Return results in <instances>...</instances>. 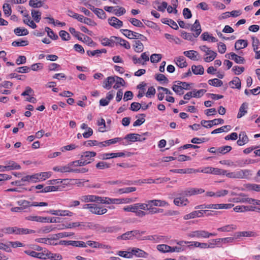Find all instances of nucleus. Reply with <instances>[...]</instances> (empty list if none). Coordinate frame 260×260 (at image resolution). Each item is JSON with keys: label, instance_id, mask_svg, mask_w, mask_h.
I'll use <instances>...</instances> for the list:
<instances>
[{"label": "nucleus", "instance_id": "680f3d73", "mask_svg": "<svg viewBox=\"0 0 260 260\" xmlns=\"http://www.w3.org/2000/svg\"><path fill=\"white\" fill-rule=\"evenodd\" d=\"M41 13L39 11L32 10L31 11V16L36 22H39L41 19Z\"/></svg>", "mask_w": 260, "mask_h": 260}, {"label": "nucleus", "instance_id": "7ed1b4c3", "mask_svg": "<svg viewBox=\"0 0 260 260\" xmlns=\"http://www.w3.org/2000/svg\"><path fill=\"white\" fill-rule=\"evenodd\" d=\"M69 31L73 35H74L75 37L77 38V39L85 43L88 46H95V43L92 41L91 38H90V37H89L87 36H84V35H82V36H83V38H80V36L81 35L80 32L79 31H77L74 28L70 27L69 28Z\"/></svg>", "mask_w": 260, "mask_h": 260}, {"label": "nucleus", "instance_id": "69168bd1", "mask_svg": "<svg viewBox=\"0 0 260 260\" xmlns=\"http://www.w3.org/2000/svg\"><path fill=\"white\" fill-rule=\"evenodd\" d=\"M94 13L100 19H105L106 18V14L102 9L98 8Z\"/></svg>", "mask_w": 260, "mask_h": 260}, {"label": "nucleus", "instance_id": "f704fd0d", "mask_svg": "<svg viewBox=\"0 0 260 260\" xmlns=\"http://www.w3.org/2000/svg\"><path fill=\"white\" fill-rule=\"evenodd\" d=\"M149 202H150V200H149ZM148 207L147 208V211H148V213L150 214H153L158 213H162L164 211L162 209L153 207L154 205L150 202L148 203Z\"/></svg>", "mask_w": 260, "mask_h": 260}, {"label": "nucleus", "instance_id": "37998d69", "mask_svg": "<svg viewBox=\"0 0 260 260\" xmlns=\"http://www.w3.org/2000/svg\"><path fill=\"white\" fill-rule=\"evenodd\" d=\"M134 50L137 52H142L144 49V46L140 41H135L134 45Z\"/></svg>", "mask_w": 260, "mask_h": 260}, {"label": "nucleus", "instance_id": "bb28decb", "mask_svg": "<svg viewBox=\"0 0 260 260\" xmlns=\"http://www.w3.org/2000/svg\"><path fill=\"white\" fill-rule=\"evenodd\" d=\"M248 45V42L246 40L240 39L236 41L235 44L236 50H240L246 48Z\"/></svg>", "mask_w": 260, "mask_h": 260}, {"label": "nucleus", "instance_id": "412c9836", "mask_svg": "<svg viewBox=\"0 0 260 260\" xmlns=\"http://www.w3.org/2000/svg\"><path fill=\"white\" fill-rule=\"evenodd\" d=\"M71 167H72V164H71V162H70L64 166L54 167L52 169L53 171L56 172H59L61 173H70Z\"/></svg>", "mask_w": 260, "mask_h": 260}, {"label": "nucleus", "instance_id": "c9c22d12", "mask_svg": "<svg viewBox=\"0 0 260 260\" xmlns=\"http://www.w3.org/2000/svg\"><path fill=\"white\" fill-rule=\"evenodd\" d=\"M37 178H38V181H42L49 178L51 177L52 173L51 172H45L40 173H37Z\"/></svg>", "mask_w": 260, "mask_h": 260}, {"label": "nucleus", "instance_id": "052dcab7", "mask_svg": "<svg viewBox=\"0 0 260 260\" xmlns=\"http://www.w3.org/2000/svg\"><path fill=\"white\" fill-rule=\"evenodd\" d=\"M132 237H135L137 239L139 240H142L141 238V236L144 234L145 232V231H140L139 230H134L131 231Z\"/></svg>", "mask_w": 260, "mask_h": 260}, {"label": "nucleus", "instance_id": "bf43d9fd", "mask_svg": "<svg viewBox=\"0 0 260 260\" xmlns=\"http://www.w3.org/2000/svg\"><path fill=\"white\" fill-rule=\"evenodd\" d=\"M129 21L135 26L139 27H144L143 23L139 20L136 18H131Z\"/></svg>", "mask_w": 260, "mask_h": 260}, {"label": "nucleus", "instance_id": "0e129e2a", "mask_svg": "<svg viewBox=\"0 0 260 260\" xmlns=\"http://www.w3.org/2000/svg\"><path fill=\"white\" fill-rule=\"evenodd\" d=\"M28 44V41L27 40L15 41L12 42L13 46H25Z\"/></svg>", "mask_w": 260, "mask_h": 260}, {"label": "nucleus", "instance_id": "dca6fc26", "mask_svg": "<svg viewBox=\"0 0 260 260\" xmlns=\"http://www.w3.org/2000/svg\"><path fill=\"white\" fill-rule=\"evenodd\" d=\"M190 30L192 31H194L195 33L193 34V36L195 38L198 37L202 31L201 26L200 23V22L198 20H196L194 23L192 25Z\"/></svg>", "mask_w": 260, "mask_h": 260}, {"label": "nucleus", "instance_id": "393cba45", "mask_svg": "<svg viewBox=\"0 0 260 260\" xmlns=\"http://www.w3.org/2000/svg\"><path fill=\"white\" fill-rule=\"evenodd\" d=\"M237 226L234 224L224 225L217 229V231L221 232H230L237 230Z\"/></svg>", "mask_w": 260, "mask_h": 260}, {"label": "nucleus", "instance_id": "f03ea898", "mask_svg": "<svg viewBox=\"0 0 260 260\" xmlns=\"http://www.w3.org/2000/svg\"><path fill=\"white\" fill-rule=\"evenodd\" d=\"M17 204L18 206H20L23 211L28 209L30 207L32 206H47L48 203L46 202H30L25 200H21L17 202Z\"/></svg>", "mask_w": 260, "mask_h": 260}, {"label": "nucleus", "instance_id": "13d9d810", "mask_svg": "<svg viewBox=\"0 0 260 260\" xmlns=\"http://www.w3.org/2000/svg\"><path fill=\"white\" fill-rule=\"evenodd\" d=\"M176 64L181 68L186 67L187 65L183 57H178L176 60Z\"/></svg>", "mask_w": 260, "mask_h": 260}, {"label": "nucleus", "instance_id": "de8ad7c7", "mask_svg": "<svg viewBox=\"0 0 260 260\" xmlns=\"http://www.w3.org/2000/svg\"><path fill=\"white\" fill-rule=\"evenodd\" d=\"M46 254L47 255V258H49L51 260H60L62 259L61 255L59 254L52 253L50 252L47 251Z\"/></svg>", "mask_w": 260, "mask_h": 260}, {"label": "nucleus", "instance_id": "6e6552de", "mask_svg": "<svg viewBox=\"0 0 260 260\" xmlns=\"http://www.w3.org/2000/svg\"><path fill=\"white\" fill-rule=\"evenodd\" d=\"M6 166H3L1 168L2 171H5V170H19L21 169V167L19 165H18L14 161H7L5 162Z\"/></svg>", "mask_w": 260, "mask_h": 260}, {"label": "nucleus", "instance_id": "338daca9", "mask_svg": "<svg viewBox=\"0 0 260 260\" xmlns=\"http://www.w3.org/2000/svg\"><path fill=\"white\" fill-rule=\"evenodd\" d=\"M161 55L160 54H153L150 56V60L152 63L159 62L161 59Z\"/></svg>", "mask_w": 260, "mask_h": 260}, {"label": "nucleus", "instance_id": "72a5a7b5", "mask_svg": "<svg viewBox=\"0 0 260 260\" xmlns=\"http://www.w3.org/2000/svg\"><path fill=\"white\" fill-rule=\"evenodd\" d=\"M201 38L203 41L209 42H216L218 41L216 38L210 35L208 32H203L201 35Z\"/></svg>", "mask_w": 260, "mask_h": 260}, {"label": "nucleus", "instance_id": "a18cd8bd", "mask_svg": "<svg viewBox=\"0 0 260 260\" xmlns=\"http://www.w3.org/2000/svg\"><path fill=\"white\" fill-rule=\"evenodd\" d=\"M45 30L47 33L48 36L51 39L56 40L58 38V36L49 27H45Z\"/></svg>", "mask_w": 260, "mask_h": 260}, {"label": "nucleus", "instance_id": "0eeeda50", "mask_svg": "<svg viewBox=\"0 0 260 260\" xmlns=\"http://www.w3.org/2000/svg\"><path fill=\"white\" fill-rule=\"evenodd\" d=\"M236 238L240 239L242 237L255 238L258 236L256 232L252 231L238 232L235 233Z\"/></svg>", "mask_w": 260, "mask_h": 260}, {"label": "nucleus", "instance_id": "4c0bfd02", "mask_svg": "<svg viewBox=\"0 0 260 260\" xmlns=\"http://www.w3.org/2000/svg\"><path fill=\"white\" fill-rule=\"evenodd\" d=\"M14 32L17 36H26L28 34V31L25 28L17 27L14 29Z\"/></svg>", "mask_w": 260, "mask_h": 260}, {"label": "nucleus", "instance_id": "864d4df0", "mask_svg": "<svg viewBox=\"0 0 260 260\" xmlns=\"http://www.w3.org/2000/svg\"><path fill=\"white\" fill-rule=\"evenodd\" d=\"M96 168L98 169L103 170L109 168L111 166L110 164L107 162L101 161L96 164Z\"/></svg>", "mask_w": 260, "mask_h": 260}, {"label": "nucleus", "instance_id": "cd10ccee", "mask_svg": "<svg viewBox=\"0 0 260 260\" xmlns=\"http://www.w3.org/2000/svg\"><path fill=\"white\" fill-rule=\"evenodd\" d=\"M114 40H115V36H111L110 38H105L102 39L101 43L105 46L112 47L115 43Z\"/></svg>", "mask_w": 260, "mask_h": 260}, {"label": "nucleus", "instance_id": "e2e57ef3", "mask_svg": "<svg viewBox=\"0 0 260 260\" xmlns=\"http://www.w3.org/2000/svg\"><path fill=\"white\" fill-rule=\"evenodd\" d=\"M44 217L39 216H29L26 217V219L30 221H35L39 222H44Z\"/></svg>", "mask_w": 260, "mask_h": 260}, {"label": "nucleus", "instance_id": "ddd939ff", "mask_svg": "<svg viewBox=\"0 0 260 260\" xmlns=\"http://www.w3.org/2000/svg\"><path fill=\"white\" fill-rule=\"evenodd\" d=\"M132 256L135 255L138 257L147 258L148 254L144 250L138 248H133L131 249Z\"/></svg>", "mask_w": 260, "mask_h": 260}, {"label": "nucleus", "instance_id": "58836bf2", "mask_svg": "<svg viewBox=\"0 0 260 260\" xmlns=\"http://www.w3.org/2000/svg\"><path fill=\"white\" fill-rule=\"evenodd\" d=\"M115 84L113 86L114 89H118L121 86H123L125 85L124 80L121 77L115 76Z\"/></svg>", "mask_w": 260, "mask_h": 260}, {"label": "nucleus", "instance_id": "7c9ffc66", "mask_svg": "<svg viewBox=\"0 0 260 260\" xmlns=\"http://www.w3.org/2000/svg\"><path fill=\"white\" fill-rule=\"evenodd\" d=\"M229 85L232 88L240 89L241 85V81L238 77H234L233 80L229 82Z\"/></svg>", "mask_w": 260, "mask_h": 260}, {"label": "nucleus", "instance_id": "473e14b6", "mask_svg": "<svg viewBox=\"0 0 260 260\" xmlns=\"http://www.w3.org/2000/svg\"><path fill=\"white\" fill-rule=\"evenodd\" d=\"M161 21L162 23L169 25L174 29L177 30L178 29V25L172 19L165 18L161 19Z\"/></svg>", "mask_w": 260, "mask_h": 260}, {"label": "nucleus", "instance_id": "a878e982", "mask_svg": "<svg viewBox=\"0 0 260 260\" xmlns=\"http://www.w3.org/2000/svg\"><path fill=\"white\" fill-rule=\"evenodd\" d=\"M122 140L121 138H115L114 139H110L105 141L104 142H100V147H106L111 144H115Z\"/></svg>", "mask_w": 260, "mask_h": 260}, {"label": "nucleus", "instance_id": "603ef678", "mask_svg": "<svg viewBox=\"0 0 260 260\" xmlns=\"http://www.w3.org/2000/svg\"><path fill=\"white\" fill-rule=\"evenodd\" d=\"M64 226V228L66 229H72L75 228L79 226H84L85 225L82 224V222H75L73 223H69L66 224V225H63Z\"/></svg>", "mask_w": 260, "mask_h": 260}, {"label": "nucleus", "instance_id": "2eb2a0df", "mask_svg": "<svg viewBox=\"0 0 260 260\" xmlns=\"http://www.w3.org/2000/svg\"><path fill=\"white\" fill-rule=\"evenodd\" d=\"M207 231L205 230H198L192 231L188 234V236L191 238L196 237L198 238H207Z\"/></svg>", "mask_w": 260, "mask_h": 260}, {"label": "nucleus", "instance_id": "c85d7f7f", "mask_svg": "<svg viewBox=\"0 0 260 260\" xmlns=\"http://www.w3.org/2000/svg\"><path fill=\"white\" fill-rule=\"evenodd\" d=\"M188 203V199L183 197L176 198L174 200V204L178 206H186Z\"/></svg>", "mask_w": 260, "mask_h": 260}, {"label": "nucleus", "instance_id": "2f4dec72", "mask_svg": "<svg viewBox=\"0 0 260 260\" xmlns=\"http://www.w3.org/2000/svg\"><path fill=\"white\" fill-rule=\"evenodd\" d=\"M38 178H37V174H34L32 175H27L21 178V181L23 182L36 183L38 182Z\"/></svg>", "mask_w": 260, "mask_h": 260}, {"label": "nucleus", "instance_id": "f3484780", "mask_svg": "<svg viewBox=\"0 0 260 260\" xmlns=\"http://www.w3.org/2000/svg\"><path fill=\"white\" fill-rule=\"evenodd\" d=\"M36 231L33 230L28 229L19 228L16 226L14 227V234L19 235H26L30 234H35Z\"/></svg>", "mask_w": 260, "mask_h": 260}, {"label": "nucleus", "instance_id": "f257e3e1", "mask_svg": "<svg viewBox=\"0 0 260 260\" xmlns=\"http://www.w3.org/2000/svg\"><path fill=\"white\" fill-rule=\"evenodd\" d=\"M226 177L233 179L248 178L251 175V171L249 170H238L234 172H229L226 171L225 175Z\"/></svg>", "mask_w": 260, "mask_h": 260}, {"label": "nucleus", "instance_id": "4d7b16f0", "mask_svg": "<svg viewBox=\"0 0 260 260\" xmlns=\"http://www.w3.org/2000/svg\"><path fill=\"white\" fill-rule=\"evenodd\" d=\"M71 164H72V167L73 166L77 167V166H84L88 164V162H86V160L84 161L83 159L81 158L80 160L74 161L71 162Z\"/></svg>", "mask_w": 260, "mask_h": 260}, {"label": "nucleus", "instance_id": "aec40b11", "mask_svg": "<svg viewBox=\"0 0 260 260\" xmlns=\"http://www.w3.org/2000/svg\"><path fill=\"white\" fill-rule=\"evenodd\" d=\"M115 76H110L107 77L105 79L103 82V87L106 89H110L112 85L115 82Z\"/></svg>", "mask_w": 260, "mask_h": 260}, {"label": "nucleus", "instance_id": "1a4fd4ad", "mask_svg": "<svg viewBox=\"0 0 260 260\" xmlns=\"http://www.w3.org/2000/svg\"><path fill=\"white\" fill-rule=\"evenodd\" d=\"M96 153L94 151H85L83 152L81 155V158H82L84 161L88 162V164H90L93 161V157L95 156Z\"/></svg>", "mask_w": 260, "mask_h": 260}, {"label": "nucleus", "instance_id": "5fc2aeb1", "mask_svg": "<svg viewBox=\"0 0 260 260\" xmlns=\"http://www.w3.org/2000/svg\"><path fill=\"white\" fill-rule=\"evenodd\" d=\"M208 212V210H196L192 212L193 218L203 217L204 214Z\"/></svg>", "mask_w": 260, "mask_h": 260}, {"label": "nucleus", "instance_id": "f8f14e48", "mask_svg": "<svg viewBox=\"0 0 260 260\" xmlns=\"http://www.w3.org/2000/svg\"><path fill=\"white\" fill-rule=\"evenodd\" d=\"M234 207L232 204H207V209H231Z\"/></svg>", "mask_w": 260, "mask_h": 260}, {"label": "nucleus", "instance_id": "423d86ee", "mask_svg": "<svg viewBox=\"0 0 260 260\" xmlns=\"http://www.w3.org/2000/svg\"><path fill=\"white\" fill-rule=\"evenodd\" d=\"M224 120L221 118L214 119L212 120H203L201 122V125L206 128H211L213 125H216L218 124H223Z\"/></svg>", "mask_w": 260, "mask_h": 260}, {"label": "nucleus", "instance_id": "6e6d98bb", "mask_svg": "<svg viewBox=\"0 0 260 260\" xmlns=\"http://www.w3.org/2000/svg\"><path fill=\"white\" fill-rule=\"evenodd\" d=\"M58 189V187L54 186H47L41 190L38 191L37 193L41 192V193H46V192H49L51 191H56Z\"/></svg>", "mask_w": 260, "mask_h": 260}, {"label": "nucleus", "instance_id": "a19ab883", "mask_svg": "<svg viewBox=\"0 0 260 260\" xmlns=\"http://www.w3.org/2000/svg\"><path fill=\"white\" fill-rule=\"evenodd\" d=\"M101 229L102 230V232H106V233H116L118 232L120 228L118 226H111V227H101Z\"/></svg>", "mask_w": 260, "mask_h": 260}, {"label": "nucleus", "instance_id": "c03bdc74", "mask_svg": "<svg viewBox=\"0 0 260 260\" xmlns=\"http://www.w3.org/2000/svg\"><path fill=\"white\" fill-rule=\"evenodd\" d=\"M231 129V126L230 125H224L220 128H218L213 130L211 132V134H217V133H222V132H223L225 131L228 132V131H230Z\"/></svg>", "mask_w": 260, "mask_h": 260}, {"label": "nucleus", "instance_id": "9b49d317", "mask_svg": "<svg viewBox=\"0 0 260 260\" xmlns=\"http://www.w3.org/2000/svg\"><path fill=\"white\" fill-rule=\"evenodd\" d=\"M89 211L92 214L103 215L107 212V209L101 207L95 204H92V207L90 208Z\"/></svg>", "mask_w": 260, "mask_h": 260}, {"label": "nucleus", "instance_id": "c756f323", "mask_svg": "<svg viewBox=\"0 0 260 260\" xmlns=\"http://www.w3.org/2000/svg\"><path fill=\"white\" fill-rule=\"evenodd\" d=\"M248 104L243 103L240 106L239 112L237 114V118H240L247 113Z\"/></svg>", "mask_w": 260, "mask_h": 260}, {"label": "nucleus", "instance_id": "a211bd4d", "mask_svg": "<svg viewBox=\"0 0 260 260\" xmlns=\"http://www.w3.org/2000/svg\"><path fill=\"white\" fill-rule=\"evenodd\" d=\"M185 56L193 60H198L200 59L199 53L194 50L185 51L183 52Z\"/></svg>", "mask_w": 260, "mask_h": 260}, {"label": "nucleus", "instance_id": "9d476101", "mask_svg": "<svg viewBox=\"0 0 260 260\" xmlns=\"http://www.w3.org/2000/svg\"><path fill=\"white\" fill-rule=\"evenodd\" d=\"M47 213L53 215L60 216H72L73 215V212L70 211L69 210H50L49 211H47Z\"/></svg>", "mask_w": 260, "mask_h": 260}, {"label": "nucleus", "instance_id": "6ab92c4d", "mask_svg": "<svg viewBox=\"0 0 260 260\" xmlns=\"http://www.w3.org/2000/svg\"><path fill=\"white\" fill-rule=\"evenodd\" d=\"M125 139L129 140L131 142L142 141L145 140V138L141 139V135L138 134H129L126 135Z\"/></svg>", "mask_w": 260, "mask_h": 260}, {"label": "nucleus", "instance_id": "5701e85b", "mask_svg": "<svg viewBox=\"0 0 260 260\" xmlns=\"http://www.w3.org/2000/svg\"><path fill=\"white\" fill-rule=\"evenodd\" d=\"M248 138L245 132H241L237 143L239 146H243L248 142Z\"/></svg>", "mask_w": 260, "mask_h": 260}, {"label": "nucleus", "instance_id": "4be33fe9", "mask_svg": "<svg viewBox=\"0 0 260 260\" xmlns=\"http://www.w3.org/2000/svg\"><path fill=\"white\" fill-rule=\"evenodd\" d=\"M120 31L124 36L129 39H136L138 34L135 31L127 29H120Z\"/></svg>", "mask_w": 260, "mask_h": 260}, {"label": "nucleus", "instance_id": "3c124183", "mask_svg": "<svg viewBox=\"0 0 260 260\" xmlns=\"http://www.w3.org/2000/svg\"><path fill=\"white\" fill-rule=\"evenodd\" d=\"M29 5L33 8H40L43 6V2L42 0H30Z\"/></svg>", "mask_w": 260, "mask_h": 260}, {"label": "nucleus", "instance_id": "8fccbe9b", "mask_svg": "<svg viewBox=\"0 0 260 260\" xmlns=\"http://www.w3.org/2000/svg\"><path fill=\"white\" fill-rule=\"evenodd\" d=\"M232 147L230 146H224L223 147H220L217 148V151L218 154H225L226 153L230 152L232 150Z\"/></svg>", "mask_w": 260, "mask_h": 260}, {"label": "nucleus", "instance_id": "20e7f679", "mask_svg": "<svg viewBox=\"0 0 260 260\" xmlns=\"http://www.w3.org/2000/svg\"><path fill=\"white\" fill-rule=\"evenodd\" d=\"M201 51L206 53V55L208 56L204 58V61L207 62H209L213 60L217 56V53L210 50L209 47L206 45H202L199 47Z\"/></svg>", "mask_w": 260, "mask_h": 260}, {"label": "nucleus", "instance_id": "ea45409f", "mask_svg": "<svg viewBox=\"0 0 260 260\" xmlns=\"http://www.w3.org/2000/svg\"><path fill=\"white\" fill-rule=\"evenodd\" d=\"M150 202L152 203L154 206L165 207L169 206L168 203L164 200H150Z\"/></svg>", "mask_w": 260, "mask_h": 260}, {"label": "nucleus", "instance_id": "774afa93", "mask_svg": "<svg viewBox=\"0 0 260 260\" xmlns=\"http://www.w3.org/2000/svg\"><path fill=\"white\" fill-rule=\"evenodd\" d=\"M59 35L62 40L64 41H68L70 39V34L65 30H60L59 32Z\"/></svg>", "mask_w": 260, "mask_h": 260}, {"label": "nucleus", "instance_id": "79ce46f5", "mask_svg": "<svg viewBox=\"0 0 260 260\" xmlns=\"http://www.w3.org/2000/svg\"><path fill=\"white\" fill-rule=\"evenodd\" d=\"M107 52L106 50L105 49H97L93 51H90L88 50L87 51V54L88 56H99L100 54L102 53H106Z\"/></svg>", "mask_w": 260, "mask_h": 260}, {"label": "nucleus", "instance_id": "b1692460", "mask_svg": "<svg viewBox=\"0 0 260 260\" xmlns=\"http://www.w3.org/2000/svg\"><path fill=\"white\" fill-rule=\"evenodd\" d=\"M98 199H101L100 197L94 195H85L82 196L80 198L81 201L83 202H97Z\"/></svg>", "mask_w": 260, "mask_h": 260}, {"label": "nucleus", "instance_id": "49530a36", "mask_svg": "<svg viewBox=\"0 0 260 260\" xmlns=\"http://www.w3.org/2000/svg\"><path fill=\"white\" fill-rule=\"evenodd\" d=\"M208 83L209 85L213 86L220 87L222 85L223 82L221 80L218 79L214 78L213 79L209 80Z\"/></svg>", "mask_w": 260, "mask_h": 260}, {"label": "nucleus", "instance_id": "e433bc0d", "mask_svg": "<svg viewBox=\"0 0 260 260\" xmlns=\"http://www.w3.org/2000/svg\"><path fill=\"white\" fill-rule=\"evenodd\" d=\"M191 70L195 75H203L204 73V69L201 65H193L191 67Z\"/></svg>", "mask_w": 260, "mask_h": 260}, {"label": "nucleus", "instance_id": "09e8293b", "mask_svg": "<svg viewBox=\"0 0 260 260\" xmlns=\"http://www.w3.org/2000/svg\"><path fill=\"white\" fill-rule=\"evenodd\" d=\"M157 249L160 252L166 253L170 252V246L166 244H160L157 246Z\"/></svg>", "mask_w": 260, "mask_h": 260}, {"label": "nucleus", "instance_id": "39448f33", "mask_svg": "<svg viewBox=\"0 0 260 260\" xmlns=\"http://www.w3.org/2000/svg\"><path fill=\"white\" fill-rule=\"evenodd\" d=\"M235 203H247L249 204L260 205V200L250 198L237 197L233 199Z\"/></svg>", "mask_w": 260, "mask_h": 260}, {"label": "nucleus", "instance_id": "4468645a", "mask_svg": "<svg viewBox=\"0 0 260 260\" xmlns=\"http://www.w3.org/2000/svg\"><path fill=\"white\" fill-rule=\"evenodd\" d=\"M108 21L111 26L116 29L120 28L123 25L122 21L115 17L109 18Z\"/></svg>", "mask_w": 260, "mask_h": 260}]
</instances>
